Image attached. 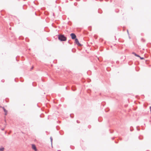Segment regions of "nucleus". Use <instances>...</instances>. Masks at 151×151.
Instances as JSON below:
<instances>
[{
	"label": "nucleus",
	"instance_id": "obj_1",
	"mask_svg": "<svg viewBox=\"0 0 151 151\" xmlns=\"http://www.w3.org/2000/svg\"><path fill=\"white\" fill-rule=\"evenodd\" d=\"M58 39L61 41H66L67 37L63 35H58Z\"/></svg>",
	"mask_w": 151,
	"mask_h": 151
},
{
	"label": "nucleus",
	"instance_id": "obj_11",
	"mask_svg": "<svg viewBox=\"0 0 151 151\" xmlns=\"http://www.w3.org/2000/svg\"><path fill=\"white\" fill-rule=\"evenodd\" d=\"M77 123H80V122H79V121H78V120H77Z\"/></svg>",
	"mask_w": 151,
	"mask_h": 151
},
{
	"label": "nucleus",
	"instance_id": "obj_5",
	"mask_svg": "<svg viewBox=\"0 0 151 151\" xmlns=\"http://www.w3.org/2000/svg\"><path fill=\"white\" fill-rule=\"evenodd\" d=\"M3 109L4 112H5V115H6L7 114V111L6 110L4 107L3 108Z\"/></svg>",
	"mask_w": 151,
	"mask_h": 151
},
{
	"label": "nucleus",
	"instance_id": "obj_12",
	"mask_svg": "<svg viewBox=\"0 0 151 151\" xmlns=\"http://www.w3.org/2000/svg\"><path fill=\"white\" fill-rule=\"evenodd\" d=\"M1 81L2 82H4V80H1Z\"/></svg>",
	"mask_w": 151,
	"mask_h": 151
},
{
	"label": "nucleus",
	"instance_id": "obj_2",
	"mask_svg": "<svg viewBox=\"0 0 151 151\" xmlns=\"http://www.w3.org/2000/svg\"><path fill=\"white\" fill-rule=\"evenodd\" d=\"M70 35L71 37V38L72 39H75L76 38V36L75 34L73 33H71Z\"/></svg>",
	"mask_w": 151,
	"mask_h": 151
},
{
	"label": "nucleus",
	"instance_id": "obj_20",
	"mask_svg": "<svg viewBox=\"0 0 151 151\" xmlns=\"http://www.w3.org/2000/svg\"><path fill=\"white\" fill-rule=\"evenodd\" d=\"M128 33V30H127Z\"/></svg>",
	"mask_w": 151,
	"mask_h": 151
},
{
	"label": "nucleus",
	"instance_id": "obj_4",
	"mask_svg": "<svg viewBox=\"0 0 151 151\" xmlns=\"http://www.w3.org/2000/svg\"><path fill=\"white\" fill-rule=\"evenodd\" d=\"M32 149L34 150L35 151H37V149H36V147L35 145L32 144Z\"/></svg>",
	"mask_w": 151,
	"mask_h": 151
},
{
	"label": "nucleus",
	"instance_id": "obj_9",
	"mask_svg": "<svg viewBox=\"0 0 151 151\" xmlns=\"http://www.w3.org/2000/svg\"><path fill=\"white\" fill-rule=\"evenodd\" d=\"M140 58V59L141 60H143L144 59V58L143 57H141L140 56V57H139Z\"/></svg>",
	"mask_w": 151,
	"mask_h": 151
},
{
	"label": "nucleus",
	"instance_id": "obj_14",
	"mask_svg": "<svg viewBox=\"0 0 151 151\" xmlns=\"http://www.w3.org/2000/svg\"><path fill=\"white\" fill-rule=\"evenodd\" d=\"M33 67H32L31 68V70L32 69H33Z\"/></svg>",
	"mask_w": 151,
	"mask_h": 151
},
{
	"label": "nucleus",
	"instance_id": "obj_16",
	"mask_svg": "<svg viewBox=\"0 0 151 151\" xmlns=\"http://www.w3.org/2000/svg\"><path fill=\"white\" fill-rule=\"evenodd\" d=\"M68 42L69 44H71V43L70 42H69V41H68Z\"/></svg>",
	"mask_w": 151,
	"mask_h": 151
},
{
	"label": "nucleus",
	"instance_id": "obj_3",
	"mask_svg": "<svg viewBox=\"0 0 151 151\" xmlns=\"http://www.w3.org/2000/svg\"><path fill=\"white\" fill-rule=\"evenodd\" d=\"M75 42L79 46H81V45L79 43L78 39L77 38L75 39Z\"/></svg>",
	"mask_w": 151,
	"mask_h": 151
},
{
	"label": "nucleus",
	"instance_id": "obj_19",
	"mask_svg": "<svg viewBox=\"0 0 151 151\" xmlns=\"http://www.w3.org/2000/svg\"><path fill=\"white\" fill-rule=\"evenodd\" d=\"M139 139H140V137H139Z\"/></svg>",
	"mask_w": 151,
	"mask_h": 151
},
{
	"label": "nucleus",
	"instance_id": "obj_6",
	"mask_svg": "<svg viewBox=\"0 0 151 151\" xmlns=\"http://www.w3.org/2000/svg\"><path fill=\"white\" fill-rule=\"evenodd\" d=\"M132 54H134L136 56H137L138 57H140V56L139 55L137 54H136L134 52H132Z\"/></svg>",
	"mask_w": 151,
	"mask_h": 151
},
{
	"label": "nucleus",
	"instance_id": "obj_10",
	"mask_svg": "<svg viewBox=\"0 0 151 151\" xmlns=\"http://www.w3.org/2000/svg\"><path fill=\"white\" fill-rule=\"evenodd\" d=\"M1 130H2V131H3L4 130V128H2L1 129Z\"/></svg>",
	"mask_w": 151,
	"mask_h": 151
},
{
	"label": "nucleus",
	"instance_id": "obj_18",
	"mask_svg": "<svg viewBox=\"0 0 151 151\" xmlns=\"http://www.w3.org/2000/svg\"><path fill=\"white\" fill-rule=\"evenodd\" d=\"M137 129L139 131V129H138L137 128Z\"/></svg>",
	"mask_w": 151,
	"mask_h": 151
},
{
	"label": "nucleus",
	"instance_id": "obj_17",
	"mask_svg": "<svg viewBox=\"0 0 151 151\" xmlns=\"http://www.w3.org/2000/svg\"><path fill=\"white\" fill-rule=\"evenodd\" d=\"M130 131H132V129H130Z\"/></svg>",
	"mask_w": 151,
	"mask_h": 151
},
{
	"label": "nucleus",
	"instance_id": "obj_15",
	"mask_svg": "<svg viewBox=\"0 0 151 151\" xmlns=\"http://www.w3.org/2000/svg\"><path fill=\"white\" fill-rule=\"evenodd\" d=\"M114 137H112V140H114Z\"/></svg>",
	"mask_w": 151,
	"mask_h": 151
},
{
	"label": "nucleus",
	"instance_id": "obj_8",
	"mask_svg": "<svg viewBox=\"0 0 151 151\" xmlns=\"http://www.w3.org/2000/svg\"><path fill=\"white\" fill-rule=\"evenodd\" d=\"M50 139L51 142V143L52 144V137H50Z\"/></svg>",
	"mask_w": 151,
	"mask_h": 151
},
{
	"label": "nucleus",
	"instance_id": "obj_7",
	"mask_svg": "<svg viewBox=\"0 0 151 151\" xmlns=\"http://www.w3.org/2000/svg\"><path fill=\"white\" fill-rule=\"evenodd\" d=\"M4 147H2V148H0V151L1 150V151H3V150H4Z\"/></svg>",
	"mask_w": 151,
	"mask_h": 151
},
{
	"label": "nucleus",
	"instance_id": "obj_13",
	"mask_svg": "<svg viewBox=\"0 0 151 151\" xmlns=\"http://www.w3.org/2000/svg\"><path fill=\"white\" fill-rule=\"evenodd\" d=\"M70 116H71V117L72 118H73V116H72V115H71V114H70Z\"/></svg>",
	"mask_w": 151,
	"mask_h": 151
}]
</instances>
